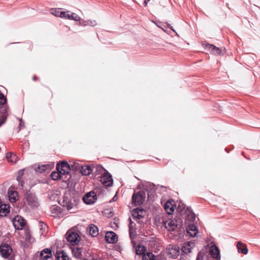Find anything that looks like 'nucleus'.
I'll list each match as a JSON object with an SVG mask.
<instances>
[{
    "label": "nucleus",
    "instance_id": "obj_34",
    "mask_svg": "<svg viewBox=\"0 0 260 260\" xmlns=\"http://www.w3.org/2000/svg\"><path fill=\"white\" fill-rule=\"evenodd\" d=\"M118 224V219H116L115 218L114 219V221L113 222H111L110 223L111 228L114 229V230H116V229L119 228Z\"/></svg>",
    "mask_w": 260,
    "mask_h": 260
},
{
    "label": "nucleus",
    "instance_id": "obj_18",
    "mask_svg": "<svg viewBox=\"0 0 260 260\" xmlns=\"http://www.w3.org/2000/svg\"><path fill=\"white\" fill-rule=\"evenodd\" d=\"M237 247L238 248V251L239 253H243L244 254H247L248 252V249L247 247V245L243 243L241 241H239L237 244Z\"/></svg>",
    "mask_w": 260,
    "mask_h": 260
},
{
    "label": "nucleus",
    "instance_id": "obj_46",
    "mask_svg": "<svg viewBox=\"0 0 260 260\" xmlns=\"http://www.w3.org/2000/svg\"><path fill=\"white\" fill-rule=\"evenodd\" d=\"M143 4L144 5V7L146 6V0L144 1Z\"/></svg>",
    "mask_w": 260,
    "mask_h": 260
},
{
    "label": "nucleus",
    "instance_id": "obj_17",
    "mask_svg": "<svg viewBox=\"0 0 260 260\" xmlns=\"http://www.w3.org/2000/svg\"><path fill=\"white\" fill-rule=\"evenodd\" d=\"M194 246V244L192 242H188L185 243L182 247V252L184 254H187L191 252V249Z\"/></svg>",
    "mask_w": 260,
    "mask_h": 260
},
{
    "label": "nucleus",
    "instance_id": "obj_39",
    "mask_svg": "<svg viewBox=\"0 0 260 260\" xmlns=\"http://www.w3.org/2000/svg\"><path fill=\"white\" fill-rule=\"evenodd\" d=\"M69 14H67L66 12L61 11V13H60V17L64 19H68V16H69Z\"/></svg>",
    "mask_w": 260,
    "mask_h": 260
},
{
    "label": "nucleus",
    "instance_id": "obj_36",
    "mask_svg": "<svg viewBox=\"0 0 260 260\" xmlns=\"http://www.w3.org/2000/svg\"><path fill=\"white\" fill-rule=\"evenodd\" d=\"M147 260H156L155 256L153 255L152 252H147Z\"/></svg>",
    "mask_w": 260,
    "mask_h": 260
},
{
    "label": "nucleus",
    "instance_id": "obj_24",
    "mask_svg": "<svg viewBox=\"0 0 260 260\" xmlns=\"http://www.w3.org/2000/svg\"><path fill=\"white\" fill-rule=\"evenodd\" d=\"M88 232L92 237H96L99 235L98 228L94 224H90L88 228Z\"/></svg>",
    "mask_w": 260,
    "mask_h": 260
},
{
    "label": "nucleus",
    "instance_id": "obj_32",
    "mask_svg": "<svg viewBox=\"0 0 260 260\" xmlns=\"http://www.w3.org/2000/svg\"><path fill=\"white\" fill-rule=\"evenodd\" d=\"M7 158L9 161H11L12 162H15L17 158L15 154L12 153H8L7 154Z\"/></svg>",
    "mask_w": 260,
    "mask_h": 260
},
{
    "label": "nucleus",
    "instance_id": "obj_19",
    "mask_svg": "<svg viewBox=\"0 0 260 260\" xmlns=\"http://www.w3.org/2000/svg\"><path fill=\"white\" fill-rule=\"evenodd\" d=\"M51 177L52 179L54 180L61 179L63 182L68 181L66 179V177L60 174V172L58 171L52 172L51 174Z\"/></svg>",
    "mask_w": 260,
    "mask_h": 260
},
{
    "label": "nucleus",
    "instance_id": "obj_15",
    "mask_svg": "<svg viewBox=\"0 0 260 260\" xmlns=\"http://www.w3.org/2000/svg\"><path fill=\"white\" fill-rule=\"evenodd\" d=\"M146 211L143 209L137 208L133 210L132 215L134 218L141 219L145 215Z\"/></svg>",
    "mask_w": 260,
    "mask_h": 260
},
{
    "label": "nucleus",
    "instance_id": "obj_13",
    "mask_svg": "<svg viewBox=\"0 0 260 260\" xmlns=\"http://www.w3.org/2000/svg\"><path fill=\"white\" fill-rule=\"evenodd\" d=\"M164 225L168 231H174L177 227V221L169 219L164 222Z\"/></svg>",
    "mask_w": 260,
    "mask_h": 260
},
{
    "label": "nucleus",
    "instance_id": "obj_11",
    "mask_svg": "<svg viewBox=\"0 0 260 260\" xmlns=\"http://www.w3.org/2000/svg\"><path fill=\"white\" fill-rule=\"evenodd\" d=\"M26 201L28 204L32 207H37L38 202L36 196L30 192H27L26 194Z\"/></svg>",
    "mask_w": 260,
    "mask_h": 260
},
{
    "label": "nucleus",
    "instance_id": "obj_49",
    "mask_svg": "<svg viewBox=\"0 0 260 260\" xmlns=\"http://www.w3.org/2000/svg\"><path fill=\"white\" fill-rule=\"evenodd\" d=\"M115 197H113V200L114 201V200H115Z\"/></svg>",
    "mask_w": 260,
    "mask_h": 260
},
{
    "label": "nucleus",
    "instance_id": "obj_7",
    "mask_svg": "<svg viewBox=\"0 0 260 260\" xmlns=\"http://www.w3.org/2000/svg\"><path fill=\"white\" fill-rule=\"evenodd\" d=\"M13 223L17 230H21L25 226L26 221L21 216L17 215L13 219Z\"/></svg>",
    "mask_w": 260,
    "mask_h": 260
},
{
    "label": "nucleus",
    "instance_id": "obj_6",
    "mask_svg": "<svg viewBox=\"0 0 260 260\" xmlns=\"http://www.w3.org/2000/svg\"><path fill=\"white\" fill-rule=\"evenodd\" d=\"M156 189L155 185L154 184L147 182V198L152 202H153L156 198Z\"/></svg>",
    "mask_w": 260,
    "mask_h": 260
},
{
    "label": "nucleus",
    "instance_id": "obj_28",
    "mask_svg": "<svg viewBox=\"0 0 260 260\" xmlns=\"http://www.w3.org/2000/svg\"><path fill=\"white\" fill-rule=\"evenodd\" d=\"M52 216H57L61 213L60 208L56 205L52 206L51 208Z\"/></svg>",
    "mask_w": 260,
    "mask_h": 260
},
{
    "label": "nucleus",
    "instance_id": "obj_33",
    "mask_svg": "<svg viewBox=\"0 0 260 260\" xmlns=\"http://www.w3.org/2000/svg\"><path fill=\"white\" fill-rule=\"evenodd\" d=\"M60 9L59 8H53L50 10L51 13L57 17H60V13H61Z\"/></svg>",
    "mask_w": 260,
    "mask_h": 260
},
{
    "label": "nucleus",
    "instance_id": "obj_22",
    "mask_svg": "<svg viewBox=\"0 0 260 260\" xmlns=\"http://www.w3.org/2000/svg\"><path fill=\"white\" fill-rule=\"evenodd\" d=\"M187 232L191 237H194L198 233L197 227L194 224H189L187 228Z\"/></svg>",
    "mask_w": 260,
    "mask_h": 260
},
{
    "label": "nucleus",
    "instance_id": "obj_37",
    "mask_svg": "<svg viewBox=\"0 0 260 260\" xmlns=\"http://www.w3.org/2000/svg\"><path fill=\"white\" fill-rule=\"evenodd\" d=\"M6 98L5 97L3 94L0 93V103L4 105L6 103Z\"/></svg>",
    "mask_w": 260,
    "mask_h": 260
},
{
    "label": "nucleus",
    "instance_id": "obj_50",
    "mask_svg": "<svg viewBox=\"0 0 260 260\" xmlns=\"http://www.w3.org/2000/svg\"><path fill=\"white\" fill-rule=\"evenodd\" d=\"M150 0H147V3Z\"/></svg>",
    "mask_w": 260,
    "mask_h": 260
},
{
    "label": "nucleus",
    "instance_id": "obj_3",
    "mask_svg": "<svg viewBox=\"0 0 260 260\" xmlns=\"http://www.w3.org/2000/svg\"><path fill=\"white\" fill-rule=\"evenodd\" d=\"M66 236L68 242L73 245L77 244L81 239L78 233L71 230L67 233Z\"/></svg>",
    "mask_w": 260,
    "mask_h": 260
},
{
    "label": "nucleus",
    "instance_id": "obj_38",
    "mask_svg": "<svg viewBox=\"0 0 260 260\" xmlns=\"http://www.w3.org/2000/svg\"><path fill=\"white\" fill-rule=\"evenodd\" d=\"M129 236H130V237L132 238V230L133 228V222L132 221L131 218H129Z\"/></svg>",
    "mask_w": 260,
    "mask_h": 260
},
{
    "label": "nucleus",
    "instance_id": "obj_26",
    "mask_svg": "<svg viewBox=\"0 0 260 260\" xmlns=\"http://www.w3.org/2000/svg\"><path fill=\"white\" fill-rule=\"evenodd\" d=\"M72 253L73 255L78 258L83 259V256L82 253V249L80 248L76 247L72 249Z\"/></svg>",
    "mask_w": 260,
    "mask_h": 260
},
{
    "label": "nucleus",
    "instance_id": "obj_1",
    "mask_svg": "<svg viewBox=\"0 0 260 260\" xmlns=\"http://www.w3.org/2000/svg\"><path fill=\"white\" fill-rule=\"evenodd\" d=\"M78 167H80L78 164H74L71 167L68 162L62 161L57 165L56 170L60 172V174L66 177L67 181H69L71 178L70 174L71 170L77 169Z\"/></svg>",
    "mask_w": 260,
    "mask_h": 260
},
{
    "label": "nucleus",
    "instance_id": "obj_9",
    "mask_svg": "<svg viewBox=\"0 0 260 260\" xmlns=\"http://www.w3.org/2000/svg\"><path fill=\"white\" fill-rule=\"evenodd\" d=\"M100 181L106 186H110L113 183L112 176L109 173L106 171L101 177Z\"/></svg>",
    "mask_w": 260,
    "mask_h": 260
},
{
    "label": "nucleus",
    "instance_id": "obj_44",
    "mask_svg": "<svg viewBox=\"0 0 260 260\" xmlns=\"http://www.w3.org/2000/svg\"><path fill=\"white\" fill-rule=\"evenodd\" d=\"M40 226H41V229H43V228H45L47 226L46 224L43 222H40Z\"/></svg>",
    "mask_w": 260,
    "mask_h": 260
},
{
    "label": "nucleus",
    "instance_id": "obj_40",
    "mask_svg": "<svg viewBox=\"0 0 260 260\" xmlns=\"http://www.w3.org/2000/svg\"><path fill=\"white\" fill-rule=\"evenodd\" d=\"M6 120V117L3 115L0 117V126L4 124Z\"/></svg>",
    "mask_w": 260,
    "mask_h": 260
},
{
    "label": "nucleus",
    "instance_id": "obj_47",
    "mask_svg": "<svg viewBox=\"0 0 260 260\" xmlns=\"http://www.w3.org/2000/svg\"><path fill=\"white\" fill-rule=\"evenodd\" d=\"M20 185L21 186H23V182L22 181L21 182Z\"/></svg>",
    "mask_w": 260,
    "mask_h": 260
},
{
    "label": "nucleus",
    "instance_id": "obj_45",
    "mask_svg": "<svg viewBox=\"0 0 260 260\" xmlns=\"http://www.w3.org/2000/svg\"><path fill=\"white\" fill-rule=\"evenodd\" d=\"M38 79V78L36 76H34L33 77V80H34V81H36V80H37Z\"/></svg>",
    "mask_w": 260,
    "mask_h": 260
},
{
    "label": "nucleus",
    "instance_id": "obj_20",
    "mask_svg": "<svg viewBox=\"0 0 260 260\" xmlns=\"http://www.w3.org/2000/svg\"><path fill=\"white\" fill-rule=\"evenodd\" d=\"M164 209L168 214H172L175 210V206L172 202L167 201L164 205Z\"/></svg>",
    "mask_w": 260,
    "mask_h": 260
},
{
    "label": "nucleus",
    "instance_id": "obj_31",
    "mask_svg": "<svg viewBox=\"0 0 260 260\" xmlns=\"http://www.w3.org/2000/svg\"><path fill=\"white\" fill-rule=\"evenodd\" d=\"M68 17V19L70 20H74L76 21H78L80 20V17L76 14V13H72L71 14H69V16Z\"/></svg>",
    "mask_w": 260,
    "mask_h": 260
},
{
    "label": "nucleus",
    "instance_id": "obj_29",
    "mask_svg": "<svg viewBox=\"0 0 260 260\" xmlns=\"http://www.w3.org/2000/svg\"><path fill=\"white\" fill-rule=\"evenodd\" d=\"M80 172L83 175H88L91 173L92 169L89 166H84L82 167Z\"/></svg>",
    "mask_w": 260,
    "mask_h": 260
},
{
    "label": "nucleus",
    "instance_id": "obj_23",
    "mask_svg": "<svg viewBox=\"0 0 260 260\" xmlns=\"http://www.w3.org/2000/svg\"><path fill=\"white\" fill-rule=\"evenodd\" d=\"M51 250L48 248L44 249L41 251L40 253V256L43 259H47L51 257Z\"/></svg>",
    "mask_w": 260,
    "mask_h": 260
},
{
    "label": "nucleus",
    "instance_id": "obj_43",
    "mask_svg": "<svg viewBox=\"0 0 260 260\" xmlns=\"http://www.w3.org/2000/svg\"><path fill=\"white\" fill-rule=\"evenodd\" d=\"M202 259H203L202 253L201 252H200L198 254V257H197V258L196 260H202Z\"/></svg>",
    "mask_w": 260,
    "mask_h": 260
},
{
    "label": "nucleus",
    "instance_id": "obj_12",
    "mask_svg": "<svg viewBox=\"0 0 260 260\" xmlns=\"http://www.w3.org/2000/svg\"><path fill=\"white\" fill-rule=\"evenodd\" d=\"M105 238L106 241L109 243L114 244L118 241V236L113 232H107Z\"/></svg>",
    "mask_w": 260,
    "mask_h": 260
},
{
    "label": "nucleus",
    "instance_id": "obj_48",
    "mask_svg": "<svg viewBox=\"0 0 260 260\" xmlns=\"http://www.w3.org/2000/svg\"><path fill=\"white\" fill-rule=\"evenodd\" d=\"M115 197H113V200L114 201V200H115Z\"/></svg>",
    "mask_w": 260,
    "mask_h": 260
},
{
    "label": "nucleus",
    "instance_id": "obj_2",
    "mask_svg": "<svg viewBox=\"0 0 260 260\" xmlns=\"http://www.w3.org/2000/svg\"><path fill=\"white\" fill-rule=\"evenodd\" d=\"M147 245L150 250L155 253L160 250L162 248L160 240L155 237H147Z\"/></svg>",
    "mask_w": 260,
    "mask_h": 260
},
{
    "label": "nucleus",
    "instance_id": "obj_5",
    "mask_svg": "<svg viewBox=\"0 0 260 260\" xmlns=\"http://www.w3.org/2000/svg\"><path fill=\"white\" fill-rule=\"evenodd\" d=\"M167 253L170 257L175 258L180 254V249L177 245L170 244L167 247Z\"/></svg>",
    "mask_w": 260,
    "mask_h": 260
},
{
    "label": "nucleus",
    "instance_id": "obj_42",
    "mask_svg": "<svg viewBox=\"0 0 260 260\" xmlns=\"http://www.w3.org/2000/svg\"><path fill=\"white\" fill-rule=\"evenodd\" d=\"M25 239L26 240L30 242L31 241V236L29 232H26L25 233Z\"/></svg>",
    "mask_w": 260,
    "mask_h": 260
},
{
    "label": "nucleus",
    "instance_id": "obj_27",
    "mask_svg": "<svg viewBox=\"0 0 260 260\" xmlns=\"http://www.w3.org/2000/svg\"><path fill=\"white\" fill-rule=\"evenodd\" d=\"M56 258L57 260H69V257L66 253L63 251H58L56 253Z\"/></svg>",
    "mask_w": 260,
    "mask_h": 260
},
{
    "label": "nucleus",
    "instance_id": "obj_30",
    "mask_svg": "<svg viewBox=\"0 0 260 260\" xmlns=\"http://www.w3.org/2000/svg\"><path fill=\"white\" fill-rule=\"evenodd\" d=\"M17 196L18 193L17 191H12L11 192H9V199L11 202H15L16 201Z\"/></svg>",
    "mask_w": 260,
    "mask_h": 260
},
{
    "label": "nucleus",
    "instance_id": "obj_8",
    "mask_svg": "<svg viewBox=\"0 0 260 260\" xmlns=\"http://www.w3.org/2000/svg\"><path fill=\"white\" fill-rule=\"evenodd\" d=\"M13 251L11 247L7 244H2L0 246V254L5 258H8Z\"/></svg>",
    "mask_w": 260,
    "mask_h": 260
},
{
    "label": "nucleus",
    "instance_id": "obj_21",
    "mask_svg": "<svg viewBox=\"0 0 260 260\" xmlns=\"http://www.w3.org/2000/svg\"><path fill=\"white\" fill-rule=\"evenodd\" d=\"M206 48L211 51V52L215 55H219L221 53V49L212 44H207Z\"/></svg>",
    "mask_w": 260,
    "mask_h": 260
},
{
    "label": "nucleus",
    "instance_id": "obj_35",
    "mask_svg": "<svg viewBox=\"0 0 260 260\" xmlns=\"http://www.w3.org/2000/svg\"><path fill=\"white\" fill-rule=\"evenodd\" d=\"M63 206L66 207L68 210H71L73 208L74 204L70 202H63Z\"/></svg>",
    "mask_w": 260,
    "mask_h": 260
},
{
    "label": "nucleus",
    "instance_id": "obj_41",
    "mask_svg": "<svg viewBox=\"0 0 260 260\" xmlns=\"http://www.w3.org/2000/svg\"><path fill=\"white\" fill-rule=\"evenodd\" d=\"M47 166H45V165H43L42 166L39 167V168H38L39 171L40 172H45L47 170Z\"/></svg>",
    "mask_w": 260,
    "mask_h": 260
},
{
    "label": "nucleus",
    "instance_id": "obj_10",
    "mask_svg": "<svg viewBox=\"0 0 260 260\" xmlns=\"http://www.w3.org/2000/svg\"><path fill=\"white\" fill-rule=\"evenodd\" d=\"M97 200L96 194L94 191H90L83 198L84 202L86 204H92Z\"/></svg>",
    "mask_w": 260,
    "mask_h": 260
},
{
    "label": "nucleus",
    "instance_id": "obj_4",
    "mask_svg": "<svg viewBox=\"0 0 260 260\" xmlns=\"http://www.w3.org/2000/svg\"><path fill=\"white\" fill-rule=\"evenodd\" d=\"M145 192L143 191L134 193L132 197V204L135 206H139L143 203L145 201Z\"/></svg>",
    "mask_w": 260,
    "mask_h": 260
},
{
    "label": "nucleus",
    "instance_id": "obj_14",
    "mask_svg": "<svg viewBox=\"0 0 260 260\" xmlns=\"http://www.w3.org/2000/svg\"><path fill=\"white\" fill-rule=\"evenodd\" d=\"M210 253L213 260H220V256L218 248L215 245H212L210 249Z\"/></svg>",
    "mask_w": 260,
    "mask_h": 260
},
{
    "label": "nucleus",
    "instance_id": "obj_25",
    "mask_svg": "<svg viewBox=\"0 0 260 260\" xmlns=\"http://www.w3.org/2000/svg\"><path fill=\"white\" fill-rule=\"evenodd\" d=\"M9 212V206L7 204L0 205V216H5Z\"/></svg>",
    "mask_w": 260,
    "mask_h": 260
},
{
    "label": "nucleus",
    "instance_id": "obj_16",
    "mask_svg": "<svg viewBox=\"0 0 260 260\" xmlns=\"http://www.w3.org/2000/svg\"><path fill=\"white\" fill-rule=\"evenodd\" d=\"M136 252L137 255L142 256V260H146L145 255L146 248L144 246L141 244L138 245L136 247Z\"/></svg>",
    "mask_w": 260,
    "mask_h": 260
}]
</instances>
